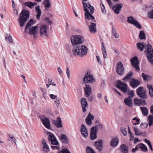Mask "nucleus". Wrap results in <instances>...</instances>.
Wrapping results in <instances>:
<instances>
[{
  "mask_svg": "<svg viewBox=\"0 0 153 153\" xmlns=\"http://www.w3.org/2000/svg\"><path fill=\"white\" fill-rule=\"evenodd\" d=\"M138 50L143 51L145 48V52L146 53L149 61L153 65V48L149 44L145 45L143 42H138L136 44Z\"/></svg>",
  "mask_w": 153,
  "mask_h": 153,
  "instance_id": "nucleus-1",
  "label": "nucleus"
},
{
  "mask_svg": "<svg viewBox=\"0 0 153 153\" xmlns=\"http://www.w3.org/2000/svg\"><path fill=\"white\" fill-rule=\"evenodd\" d=\"M88 48L84 45L75 47L72 49V52L74 55H79L83 57L87 54Z\"/></svg>",
  "mask_w": 153,
  "mask_h": 153,
  "instance_id": "nucleus-2",
  "label": "nucleus"
},
{
  "mask_svg": "<svg viewBox=\"0 0 153 153\" xmlns=\"http://www.w3.org/2000/svg\"><path fill=\"white\" fill-rule=\"evenodd\" d=\"M29 17V11L25 9L23 10L20 14L19 18V22L21 26L23 27L25 23L27 21Z\"/></svg>",
  "mask_w": 153,
  "mask_h": 153,
  "instance_id": "nucleus-3",
  "label": "nucleus"
},
{
  "mask_svg": "<svg viewBox=\"0 0 153 153\" xmlns=\"http://www.w3.org/2000/svg\"><path fill=\"white\" fill-rule=\"evenodd\" d=\"M71 41L72 45L74 46L77 45L82 44L84 41L82 36L80 35H75L71 36Z\"/></svg>",
  "mask_w": 153,
  "mask_h": 153,
  "instance_id": "nucleus-4",
  "label": "nucleus"
},
{
  "mask_svg": "<svg viewBox=\"0 0 153 153\" xmlns=\"http://www.w3.org/2000/svg\"><path fill=\"white\" fill-rule=\"evenodd\" d=\"M95 82L93 75H91L89 71L85 74L83 78V82L85 83H92Z\"/></svg>",
  "mask_w": 153,
  "mask_h": 153,
  "instance_id": "nucleus-5",
  "label": "nucleus"
},
{
  "mask_svg": "<svg viewBox=\"0 0 153 153\" xmlns=\"http://www.w3.org/2000/svg\"><path fill=\"white\" fill-rule=\"evenodd\" d=\"M46 133L48 136L49 141L51 142L52 145H57L59 144L58 141L53 133L48 131H47Z\"/></svg>",
  "mask_w": 153,
  "mask_h": 153,
  "instance_id": "nucleus-6",
  "label": "nucleus"
},
{
  "mask_svg": "<svg viewBox=\"0 0 153 153\" xmlns=\"http://www.w3.org/2000/svg\"><path fill=\"white\" fill-rule=\"evenodd\" d=\"M116 72L120 75H122L125 72V69L122 63L120 62H118L116 66Z\"/></svg>",
  "mask_w": 153,
  "mask_h": 153,
  "instance_id": "nucleus-7",
  "label": "nucleus"
},
{
  "mask_svg": "<svg viewBox=\"0 0 153 153\" xmlns=\"http://www.w3.org/2000/svg\"><path fill=\"white\" fill-rule=\"evenodd\" d=\"M39 117L45 126L48 129H50V121L49 119L44 115L40 116Z\"/></svg>",
  "mask_w": 153,
  "mask_h": 153,
  "instance_id": "nucleus-8",
  "label": "nucleus"
},
{
  "mask_svg": "<svg viewBox=\"0 0 153 153\" xmlns=\"http://www.w3.org/2000/svg\"><path fill=\"white\" fill-rule=\"evenodd\" d=\"M142 87H140L137 89V93L138 96L143 99L147 98L146 91L143 89Z\"/></svg>",
  "mask_w": 153,
  "mask_h": 153,
  "instance_id": "nucleus-9",
  "label": "nucleus"
},
{
  "mask_svg": "<svg viewBox=\"0 0 153 153\" xmlns=\"http://www.w3.org/2000/svg\"><path fill=\"white\" fill-rule=\"evenodd\" d=\"M131 62L132 64V66L137 71L140 70V68L138 66L139 61L137 58L134 56L131 59Z\"/></svg>",
  "mask_w": 153,
  "mask_h": 153,
  "instance_id": "nucleus-10",
  "label": "nucleus"
},
{
  "mask_svg": "<svg viewBox=\"0 0 153 153\" xmlns=\"http://www.w3.org/2000/svg\"><path fill=\"white\" fill-rule=\"evenodd\" d=\"M98 128L97 126H94L91 129L90 138L91 140H94L97 138V131Z\"/></svg>",
  "mask_w": 153,
  "mask_h": 153,
  "instance_id": "nucleus-11",
  "label": "nucleus"
},
{
  "mask_svg": "<svg viewBox=\"0 0 153 153\" xmlns=\"http://www.w3.org/2000/svg\"><path fill=\"white\" fill-rule=\"evenodd\" d=\"M123 6V4L122 3H117L114 6L112 9L115 13L118 14L120 13Z\"/></svg>",
  "mask_w": 153,
  "mask_h": 153,
  "instance_id": "nucleus-12",
  "label": "nucleus"
},
{
  "mask_svg": "<svg viewBox=\"0 0 153 153\" xmlns=\"http://www.w3.org/2000/svg\"><path fill=\"white\" fill-rule=\"evenodd\" d=\"M80 131L83 137H87L88 135L87 130L86 126L83 124L81 125Z\"/></svg>",
  "mask_w": 153,
  "mask_h": 153,
  "instance_id": "nucleus-13",
  "label": "nucleus"
},
{
  "mask_svg": "<svg viewBox=\"0 0 153 153\" xmlns=\"http://www.w3.org/2000/svg\"><path fill=\"white\" fill-rule=\"evenodd\" d=\"M94 119V116L91 115L89 112L88 116L85 119V121L86 124L89 126L91 125L92 123V120Z\"/></svg>",
  "mask_w": 153,
  "mask_h": 153,
  "instance_id": "nucleus-14",
  "label": "nucleus"
},
{
  "mask_svg": "<svg viewBox=\"0 0 153 153\" xmlns=\"http://www.w3.org/2000/svg\"><path fill=\"white\" fill-rule=\"evenodd\" d=\"M140 84V82L134 78H131V81L130 82V85L133 88H135L138 86Z\"/></svg>",
  "mask_w": 153,
  "mask_h": 153,
  "instance_id": "nucleus-15",
  "label": "nucleus"
},
{
  "mask_svg": "<svg viewBox=\"0 0 153 153\" xmlns=\"http://www.w3.org/2000/svg\"><path fill=\"white\" fill-rule=\"evenodd\" d=\"M81 103L83 111L85 112L86 111V107L88 105L86 99L84 98H82L81 99Z\"/></svg>",
  "mask_w": 153,
  "mask_h": 153,
  "instance_id": "nucleus-16",
  "label": "nucleus"
},
{
  "mask_svg": "<svg viewBox=\"0 0 153 153\" xmlns=\"http://www.w3.org/2000/svg\"><path fill=\"white\" fill-rule=\"evenodd\" d=\"M52 123L57 128H59L62 127L61 120L59 117H58L56 120H53Z\"/></svg>",
  "mask_w": 153,
  "mask_h": 153,
  "instance_id": "nucleus-17",
  "label": "nucleus"
},
{
  "mask_svg": "<svg viewBox=\"0 0 153 153\" xmlns=\"http://www.w3.org/2000/svg\"><path fill=\"white\" fill-rule=\"evenodd\" d=\"M85 94L87 97L89 96L91 92V87L89 85H86L84 88Z\"/></svg>",
  "mask_w": 153,
  "mask_h": 153,
  "instance_id": "nucleus-18",
  "label": "nucleus"
},
{
  "mask_svg": "<svg viewBox=\"0 0 153 153\" xmlns=\"http://www.w3.org/2000/svg\"><path fill=\"white\" fill-rule=\"evenodd\" d=\"M90 23L89 26L90 31L92 33H94L97 32L96 24L92 22H91Z\"/></svg>",
  "mask_w": 153,
  "mask_h": 153,
  "instance_id": "nucleus-19",
  "label": "nucleus"
},
{
  "mask_svg": "<svg viewBox=\"0 0 153 153\" xmlns=\"http://www.w3.org/2000/svg\"><path fill=\"white\" fill-rule=\"evenodd\" d=\"M59 139L61 142L64 144H67L68 143V140L66 135L61 134L59 137Z\"/></svg>",
  "mask_w": 153,
  "mask_h": 153,
  "instance_id": "nucleus-20",
  "label": "nucleus"
},
{
  "mask_svg": "<svg viewBox=\"0 0 153 153\" xmlns=\"http://www.w3.org/2000/svg\"><path fill=\"white\" fill-rule=\"evenodd\" d=\"M119 140L117 137H113L111 140V146L115 147L118 143Z\"/></svg>",
  "mask_w": 153,
  "mask_h": 153,
  "instance_id": "nucleus-21",
  "label": "nucleus"
},
{
  "mask_svg": "<svg viewBox=\"0 0 153 153\" xmlns=\"http://www.w3.org/2000/svg\"><path fill=\"white\" fill-rule=\"evenodd\" d=\"M40 33L41 36H47V27L45 25H43L41 27Z\"/></svg>",
  "mask_w": 153,
  "mask_h": 153,
  "instance_id": "nucleus-22",
  "label": "nucleus"
},
{
  "mask_svg": "<svg viewBox=\"0 0 153 153\" xmlns=\"http://www.w3.org/2000/svg\"><path fill=\"white\" fill-rule=\"evenodd\" d=\"M85 3L84 2H82V4L83 5V7H84V10L85 11V17L86 19H88L89 20L90 19V18H89V16L90 15V13L89 11L88 10V9L86 8V7H85Z\"/></svg>",
  "mask_w": 153,
  "mask_h": 153,
  "instance_id": "nucleus-23",
  "label": "nucleus"
},
{
  "mask_svg": "<svg viewBox=\"0 0 153 153\" xmlns=\"http://www.w3.org/2000/svg\"><path fill=\"white\" fill-rule=\"evenodd\" d=\"M95 146L97 149L99 151H101L103 147L102 140L96 141L95 142Z\"/></svg>",
  "mask_w": 153,
  "mask_h": 153,
  "instance_id": "nucleus-24",
  "label": "nucleus"
},
{
  "mask_svg": "<svg viewBox=\"0 0 153 153\" xmlns=\"http://www.w3.org/2000/svg\"><path fill=\"white\" fill-rule=\"evenodd\" d=\"M124 102L125 104L129 106H131L132 104V101L129 97L126 98L125 99Z\"/></svg>",
  "mask_w": 153,
  "mask_h": 153,
  "instance_id": "nucleus-25",
  "label": "nucleus"
},
{
  "mask_svg": "<svg viewBox=\"0 0 153 153\" xmlns=\"http://www.w3.org/2000/svg\"><path fill=\"white\" fill-rule=\"evenodd\" d=\"M120 150L122 153H128V147L125 144L122 145L121 146Z\"/></svg>",
  "mask_w": 153,
  "mask_h": 153,
  "instance_id": "nucleus-26",
  "label": "nucleus"
},
{
  "mask_svg": "<svg viewBox=\"0 0 153 153\" xmlns=\"http://www.w3.org/2000/svg\"><path fill=\"white\" fill-rule=\"evenodd\" d=\"M133 128L135 135L137 136H140L143 133L142 132L137 126H133Z\"/></svg>",
  "mask_w": 153,
  "mask_h": 153,
  "instance_id": "nucleus-27",
  "label": "nucleus"
},
{
  "mask_svg": "<svg viewBox=\"0 0 153 153\" xmlns=\"http://www.w3.org/2000/svg\"><path fill=\"white\" fill-rule=\"evenodd\" d=\"M112 32L114 37L116 39H117L119 37L118 33L116 30V29L113 25L112 26Z\"/></svg>",
  "mask_w": 153,
  "mask_h": 153,
  "instance_id": "nucleus-28",
  "label": "nucleus"
},
{
  "mask_svg": "<svg viewBox=\"0 0 153 153\" xmlns=\"http://www.w3.org/2000/svg\"><path fill=\"white\" fill-rule=\"evenodd\" d=\"M37 27V26H35L30 28L29 29V33L30 35L33 34L34 36L35 33H36V29Z\"/></svg>",
  "mask_w": 153,
  "mask_h": 153,
  "instance_id": "nucleus-29",
  "label": "nucleus"
},
{
  "mask_svg": "<svg viewBox=\"0 0 153 153\" xmlns=\"http://www.w3.org/2000/svg\"><path fill=\"white\" fill-rule=\"evenodd\" d=\"M147 87L149 89L150 95L151 97H153V85L151 84H147Z\"/></svg>",
  "mask_w": 153,
  "mask_h": 153,
  "instance_id": "nucleus-30",
  "label": "nucleus"
},
{
  "mask_svg": "<svg viewBox=\"0 0 153 153\" xmlns=\"http://www.w3.org/2000/svg\"><path fill=\"white\" fill-rule=\"evenodd\" d=\"M36 10L37 12V14L36 16V19L39 20L40 19V16L41 14V10L39 8V6L38 5L35 7Z\"/></svg>",
  "mask_w": 153,
  "mask_h": 153,
  "instance_id": "nucleus-31",
  "label": "nucleus"
},
{
  "mask_svg": "<svg viewBox=\"0 0 153 153\" xmlns=\"http://www.w3.org/2000/svg\"><path fill=\"white\" fill-rule=\"evenodd\" d=\"M43 4L45 7L46 10L51 7L50 2L49 0H44Z\"/></svg>",
  "mask_w": 153,
  "mask_h": 153,
  "instance_id": "nucleus-32",
  "label": "nucleus"
},
{
  "mask_svg": "<svg viewBox=\"0 0 153 153\" xmlns=\"http://www.w3.org/2000/svg\"><path fill=\"white\" fill-rule=\"evenodd\" d=\"M140 109L142 112V113L145 116H147L148 114V111L147 108L146 107H140Z\"/></svg>",
  "mask_w": 153,
  "mask_h": 153,
  "instance_id": "nucleus-33",
  "label": "nucleus"
},
{
  "mask_svg": "<svg viewBox=\"0 0 153 153\" xmlns=\"http://www.w3.org/2000/svg\"><path fill=\"white\" fill-rule=\"evenodd\" d=\"M142 76L143 79L145 81H148L152 77L148 75H146L144 73L142 74Z\"/></svg>",
  "mask_w": 153,
  "mask_h": 153,
  "instance_id": "nucleus-34",
  "label": "nucleus"
},
{
  "mask_svg": "<svg viewBox=\"0 0 153 153\" xmlns=\"http://www.w3.org/2000/svg\"><path fill=\"white\" fill-rule=\"evenodd\" d=\"M85 5L86 7H87L89 9L91 13L92 14L93 13L94 11V7L93 6H91L90 4L89 3H85Z\"/></svg>",
  "mask_w": 153,
  "mask_h": 153,
  "instance_id": "nucleus-35",
  "label": "nucleus"
},
{
  "mask_svg": "<svg viewBox=\"0 0 153 153\" xmlns=\"http://www.w3.org/2000/svg\"><path fill=\"white\" fill-rule=\"evenodd\" d=\"M8 138L7 139V140L10 141L12 143L14 142L16 145V139L14 137L10 134H8Z\"/></svg>",
  "mask_w": 153,
  "mask_h": 153,
  "instance_id": "nucleus-36",
  "label": "nucleus"
},
{
  "mask_svg": "<svg viewBox=\"0 0 153 153\" xmlns=\"http://www.w3.org/2000/svg\"><path fill=\"white\" fill-rule=\"evenodd\" d=\"M139 147L142 151L144 152H146L147 151L148 149L147 147L143 144L140 143L139 144Z\"/></svg>",
  "mask_w": 153,
  "mask_h": 153,
  "instance_id": "nucleus-37",
  "label": "nucleus"
},
{
  "mask_svg": "<svg viewBox=\"0 0 153 153\" xmlns=\"http://www.w3.org/2000/svg\"><path fill=\"white\" fill-rule=\"evenodd\" d=\"M139 38L140 39L143 40L146 38V35L143 30L141 31L139 33Z\"/></svg>",
  "mask_w": 153,
  "mask_h": 153,
  "instance_id": "nucleus-38",
  "label": "nucleus"
},
{
  "mask_svg": "<svg viewBox=\"0 0 153 153\" xmlns=\"http://www.w3.org/2000/svg\"><path fill=\"white\" fill-rule=\"evenodd\" d=\"M45 141L44 143H43V142H42V144H43V149L44 151L46 152H48L49 151V148L48 146L46 144L45 140L43 139Z\"/></svg>",
  "mask_w": 153,
  "mask_h": 153,
  "instance_id": "nucleus-39",
  "label": "nucleus"
},
{
  "mask_svg": "<svg viewBox=\"0 0 153 153\" xmlns=\"http://www.w3.org/2000/svg\"><path fill=\"white\" fill-rule=\"evenodd\" d=\"M127 85L125 83L123 84V85L119 89L124 93H126L127 91Z\"/></svg>",
  "mask_w": 153,
  "mask_h": 153,
  "instance_id": "nucleus-40",
  "label": "nucleus"
},
{
  "mask_svg": "<svg viewBox=\"0 0 153 153\" xmlns=\"http://www.w3.org/2000/svg\"><path fill=\"white\" fill-rule=\"evenodd\" d=\"M127 22L128 23L133 24L136 20H135L132 16H130L127 17Z\"/></svg>",
  "mask_w": 153,
  "mask_h": 153,
  "instance_id": "nucleus-41",
  "label": "nucleus"
},
{
  "mask_svg": "<svg viewBox=\"0 0 153 153\" xmlns=\"http://www.w3.org/2000/svg\"><path fill=\"white\" fill-rule=\"evenodd\" d=\"M102 51L103 55V57L104 58H107V53L105 47H104L103 43H102Z\"/></svg>",
  "mask_w": 153,
  "mask_h": 153,
  "instance_id": "nucleus-42",
  "label": "nucleus"
},
{
  "mask_svg": "<svg viewBox=\"0 0 153 153\" xmlns=\"http://www.w3.org/2000/svg\"><path fill=\"white\" fill-rule=\"evenodd\" d=\"M148 122L149 123V126H150L153 123V117L151 115H149L148 118Z\"/></svg>",
  "mask_w": 153,
  "mask_h": 153,
  "instance_id": "nucleus-43",
  "label": "nucleus"
},
{
  "mask_svg": "<svg viewBox=\"0 0 153 153\" xmlns=\"http://www.w3.org/2000/svg\"><path fill=\"white\" fill-rule=\"evenodd\" d=\"M125 83H122L119 80L117 81V82H114V84L117 87L119 88L123 85V84Z\"/></svg>",
  "mask_w": 153,
  "mask_h": 153,
  "instance_id": "nucleus-44",
  "label": "nucleus"
},
{
  "mask_svg": "<svg viewBox=\"0 0 153 153\" xmlns=\"http://www.w3.org/2000/svg\"><path fill=\"white\" fill-rule=\"evenodd\" d=\"M5 38L6 41L9 42H11L12 41V36L10 34H6L5 35Z\"/></svg>",
  "mask_w": 153,
  "mask_h": 153,
  "instance_id": "nucleus-45",
  "label": "nucleus"
},
{
  "mask_svg": "<svg viewBox=\"0 0 153 153\" xmlns=\"http://www.w3.org/2000/svg\"><path fill=\"white\" fill-rule=\"evenodd\" d=\"M132 76V73L131 72L128 73L123 78V80L124 81L128 80L131 78Z\"/></svg>",
  "mask_w": 153,
  "mask_h": 153,
  "instance_id": "nucleus-46",
  "label": "nucleus"
},
{
  "mask_svg": "<svg viewBox=\"0 0 153 153\" xmlns=\"http://www.w3.org/2000/svg\"><path fill=\"white\" fill-rule=\"evenodd\" d=\"M25 6L29 7L31 9L33 8V3L31 1H27L25 3Z\"/></svg>",
  "mask_w": 153,
  "mask_h": 153,
  "instance_id": "nucleus-47",
  "label": "nucleus"
},
{
  "mask_svg": "<svg viewBox=\"0 0 153 153\" xmlns=\"http://www.w3.org/2000/svg\"><path fill=\"white\" fill-rule=\"evenodd\" d=\"M100 7H101L102 11L103 13L105 14L106 13V11L105 5L103 4L102 3V2L101 1H100Z\"/></svg>",
  "mask_w": 153,
  "mask_h": 153,
  "instance_id": "nucleus-48",
  "label": "nucleus"
},
{
  "mask_svg": "<svg viewBox=\"0 0 153 153\" xmlns=\"http://www.w3.org/2000/svg\"><path fill=\"white\" fill-rule=\"evenodd\" d=\"M144 141L145 142H146L147 144L149 147L150 148L151 151H153V148H152V146L150 142L146 138L145 139Z\"/></svg>",
  "mask_w": 153,
  "mask_h": 153,
  "instance_id": "nucleus-49",
  "label": "nucleus"
},
{
  "mask_svg": "<svg viewBox=\"0 0 153 153\" xmlns=\"http://www.w3.org/2000/svg\"><path fill=\"white\" fill-rule=\"evenodd\" d=\"M134 105H140L141 104V100L135 98L134 99Z\"/></svg>",
  "mask_w": 153,
  "mask_h": 153,
  "instance_id": "nucleus-50",
  "label": "nucleus"
},
{
  "mask_svg": "<svg viewBox=\"0 0 153 153\" xmlns=\"http://www.w3.org/2000/svg\"><path fill=\"white\" fill-rule=\"evenodd\" d=\"M34 23V21L33 19L30 20L27 23L26 25L27 27L28 26L30 27V26L33 25Z\"/></svg>",
  "mask_w": 153,
  "mask_h": 153,
  "instance_id": "nucleus-51",
  "label": "nucleus"
},
{
  "mask_svg": "<svg viewBox=\"0 0 153 153\" xmlns=\"http://www.w3.org/2000/svg\"><path fill=\"white\" fill-rule=\"evenodd\" d=\"M87 153H95L94 150L89 147H86Z\"/></svg>",
  "mask_w": 153,
  "mask_h": 153,
  "instance_id": "nucleus-52",
  "label": "nucleus"
},
{
  "mask_svg": "<svg viewBox=\"0 0 153 153\" xmlns=\"http://www.w3.org/2000/svg\"><path fill=\"white\" fill-rule=\"evenodd\" d=\"M120 131L123 135L126 136L127 135L126 128H121Z\"/></svg>",
  "mask_w": 153,
  "mask_h": 153,
  "instance_id": "nucleus-53",
  "label": "nucleus"
},
{
  "mask_svg": "<svg viewBox=\"0 0 153 153\" xmlns=\"http://www.w3.org/2000/svg\"><path fill=\"white\" fill-rule=\"evenodd\" d=\"M58 153H71L66 148L63 149L59 152Z\"/></svg>",
  "mask_w": 153,
  "mask_h": 153,
  "instance_id": "nucleus-54",
  "label": "nucleus"
},
{
  "mask_svg": "<svg viewBox=\"0 0 153 153\" xmlns=\"http://www.w3.org/2000/svg\"><path fill=\"white\" fill-rule=\"evenodd\" d=\"M148 16L151 19H153V9L148 12Z\"/></svg>",
  "mask_w": 153,
  "mask_h": 153,
  "instance_id": "nucleus-55",
  "label": "nucleus"
},
{
  "mask_svg": "<svg viewBox=\"0 0 153 153\" xmlns=\"http://www.w3.org/2000/svg\"><path fill=\"white\" fill-rule=\"evenodd\" d=\"M128 94L129 95V96L128 97H129L130 98H132L134 96V91L133 90H131L129 91H128Z\"/></svg>",
  "mask_w": 153,
  "mask_h": 153,
  "instance_id": "nucleus-56",
  "label": "nucleus"
},
{
  "mask_svg": "<svg viewBox=\"0 0 153 153\" xmlns=\"http://www.w3.org/2000/svg\"><path fill=\"white\" fill-rule=\"evenodd\" d=\"M133 25L139 29H140L141 28L140 25L137 21Z\"/></svg>",
  "mask_w": 153,
  "mask_h": 153,
  "instance_id": "nucleus-57",
  "label": "nucleus"
},
{
  "mask_svg": "<svg viewBox=\"0 0 153 153\" xmlns=\"http://www.w3.org/2000/svg\"><path fill=\"white\" fill-rule=\"evenodd\" d=\"M133 120H137V122L134 123H133V126L136 125L137 124H140V120L139 119H138L136 117H135L133 118L132 119Z\"/></svg>",
  "mask_w": 153,
  "mask_h": 153,
  "instance_id": "nucleus-58",
  "label": "nucleus"
},
{
  "mask_svg": "<svg viewBox=\"0 0 153 153\" xmlns=\"http://www.w3.org/2000/svg\"><path fill=\"white\" fill-rule=\"evenodd\" d=\"M66 73L69 79L70 78V72L69 71V68L68 67L66 68Z\"/></svg>",
  "mask_w": 153,
  "mask_h": 153,
  "instance_id": "nucleus-59",
  "label": "nucleus"
},
{
  "mask_svg": "<svg viewBox=\"0 0 153 153\" xmlns=\"http://www.w3.org/2000/svg\"><path fill=\"white\" fill-rule=\"evenodd\" d=\"M55 105L57 106L58 107L60 104V101L59 100L56 99V100L54 102Z\"/></svg>",
  "mask_w": 153,
  "mask_h": 153,
  "instance_id": "nucleus-60",
  "label": "nucleus"
},
{
  "mask_svg": "<svg viewBox=\"0 0 153 153\" xmlns=\"http://www.w3.org/2000/svg\"><path fill=\"white\" fill-rule=\"evenodd\" d=\"M113 49L115 52L116 54L119 55L120 54V51L116 48L115 47H114L113 48Z\"/></svg>",
  "mask_w": 153,
  "mask_h": 153,
  "instance_id": "nucleus-61",
  "label": "nucleus"
},
{
  "mask_svg": "<svg viewBox=\"0 0 153 153\" xmlns=\"http://www.w3.org/2000/svg\"><path fill=\"white\" fill-rule=\"evenodd\" d=\"M139 148H140L139 147V145L137 146L135 148L133 149H132V152H135L137 151Z\"/></svg>",
  "mask_w": 153,
  "mask_h": 153,
  "instance_id": "nucleus-62",
  "label": "nucleus"
},
{
  "mask_svg": "<svg viewBox=\"0 0 153 153\" xmlns=\"http://www.w3.org/2000/svg\"><path fill=\"white\" fill-rule=\"evenodd\" d=\"M90 16V19L92 20L93 22H95L96 20L95 19L94 17L90 13L89 16Z\"/></svg>",
  "mask_w": 153,
  "mask_h": 153,
  "instance_id": "nucleus-63",
  "label": "nucleus"
},
{
  "mask_svg": "<svg viewBox=\"0 0 153 153\" xmlns=\"http://www.w3.org/2000/svg\"><path fill=\"white\" fill-rule=\"evenodd\" d=\"M58 71L60 75L61 76H62V70L61 68L60 67H58L57 68Z\"/></svg>",
  "mask_w": 153,
  "mask_h": 153,
  "instance_id": "nucleus-64",
  "label": "nucleus"
}]
</instances>
